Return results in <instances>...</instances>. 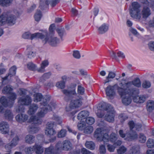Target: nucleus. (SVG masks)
Listing matches in <instances>:
<instances>
[{
  "label": "nucleus",
  "instance_id": "6ab92c4d",
  "mask_svg": "<svg viewBox=\"0 0 154 154\" xmlns=\"http://www.w3.org/2000/svg\"><path fill=\"white\" fill-rule=\"evenodd\" d=\"M15 118L18 122L22 123L25 122L27 120L28 116L26 114L22 113L18 114L16 116Z\"/></svg>",
  "mask_w": 154,
  "mask_h": 154
},
{
  "label": "nucleus",
  "instance_id": "6e6d98bb",
  "mask_svg": "<svg viewBox=\"0 0 154 154\" xmlns=\"http://www.w3.org/2000/svg\"><path fill=\"white\" fill-rule=\"evenodd\" d=\"M119 118L120 120V122L122 123L123 122L128 118V117L124 113L120 114L119 116Z\"/></svg>",
  "mask_w": 154,
  "mask_h": 154
},
{
  "label": "nucleus",
  "instance_id": "58836bf2",
  "mask_svg": "<svg viewBox=\"0 0 154 154\" xmlns=\"http://www.w3.org/2000/svg\"><path fill=\"white\" fill-rule=\"evenodd\" d=\"M93 130V128L91 126H86L84 130V132L86 134H89L91 133Z\"/></svg>",
  "mask_w": 154,
  "mask_h": 154
},
{
  "label": "nucleus",
  "instance_id": "423d86ee",
  "mask_svg": "<svg viewBox=\"0 0 154 154\" xmlns=\"http://www.w3.org/2000/svg\"><path fill=\"white\" fill-rule=\"evenodd\" d=\"M103 107V109L107 111V114L105 116V119L109 122H113L114 121L115 116L114 112L112 106L109 104L104 103L102 105Z\"/></svg>",
  "mask_w": 154,
  "mask_h": 154
},
{
  "label": "nucleus",
  "instance_id": "c85d7f7f",
  "mask_svg": "<svg viewBox=\"0 0 154 154\" xmlns=\"http://www.w3.org/2000/svg\"><path fill=\"white\" fill-rule=\"evenodd\" d=\"M49 64L48 60H45L42 61L41 67L38 69H37L38 72L41 73H43L45 71V68Z\"/></svg>",
  "mask_w": 154,
  "mask_h": 154
},
{
  "label": "nucleus",
  "instance_id": "a878e982",
  "mask_svg": "<svg viewBox=\"0 0 154 154\" xmlns=\"http://www.w3.org/2000/svg\"><path fill=\"white\" fill-rule=\"evenodd\" d=\"M33 147L34 149V151L35 152L36 154H42L44 150L42 147L38 145L37 143H35L33 146Z\"/></svg>",
  "mask_w": 154,
  "mask_h": 154
},
{
  "label": "nucleus",
  "instance_id": "393cba45",
  "mask_svg": "<svg viewBox=\"0 0 154 154\" xmlns=\"http://www.w3.org/2000/svg\"><path fill=\"white\" fill-rule=\"evenodd\" d=\"M146 109L149 112H152L154 110V101L149 100L146 103Z\"/></svg>",
  "mask_w": 154,
  "mask_h": 154
},
{
  "label": "nucleus",
  "instance_id": "9d476101",
  "mask_svg": "<svg viewBox=\"0 0 154 154\" xmlns=\"http://www.w3.org/2000/svg\"><path fill=\"white\" fill-rule=\"evenodd\" d=\"M56 148L58 151L62 150H68L71 149L72 147V144L69 140L64 141L62 143L61 142H58L56 145Z\"/></svg>",
  "mask_w": 154,
  "mask_h": 154
},
{
  "label": "nucleus",
  "instance_id": "f8f14e48",
  "mask_svg": "<svg viewBox=\"0 0 154 154\" xmlns=\"http://www.w3.org/2000/svg\"><path fill=\"white\" fill-rule=\"evenodd\" d=\"M54 125V123L52 122H48L46 125L45 133L49 137L54 135L56 133V131L53 128Z\"/></svg>",
  "mask_w": 154,
  "mask_h": 154
},
{
  "label": "nucleus",
  "instance_id": "13d9d810",
  "mask_svg": "<svg viewBox=\"0 0 154 154\" xmlns=\"http://www.w3.org/2000/svg\"><path fill=\"white\" fill-rule=\"evenodd\" d=\"M99 152L100 154H105L106 150L104 145H102L100 146L99 147Z\"/></svg>",
  "mask_w": 154,
  "mask_h": 154
},
{
  "label": "nucleus",
  "instance_id": "3c124183",
  "mask_svg": "<svg viewBox=\"0 0 154 154\" xmlns=\"http://www.w3.org/2000/svg\"><path fill=\"white\" fill-rule=\"evenodd\" d=\"M94 119L92 117H88L86 118V122L88 125H91L94 122Z\"/></svg>",
  "mask_w": 154,
  "mask_h": 154
},
{
  "label": "nucleus",
  "instance_id": "7c9ffc66",
  "mask_svg": "<svg viewBox=\"0 0 154 154\" xmlns=\"http://www.w3.org/2000/svg\"><path fill=\"white\" fill-rule=\"evenodd\" d=\"M89 112L87 111H82L78 114L77 118L79 120L85 119L89 115Z\"/></svg>",
  "mask_w": 154,
  "mask_h": 154
},
{
  "label": "nucleus",
  "instance_id": "412c9836",
  "mask_svg": "<svg viewBox=\"0 0 154 154\" xmlns=\"http://www.w3.org/2000/svg\"><path fill=\"white\" fill-rule=\"evenodd\" d=\"M109 25L103 23L98 28V31L100 34H103L106 32L109 29Z\"/></svg>",
  "mask_w": 154,
  "mask_h": 154
},
{
  "label": "nucleus",
  "instance_id": "6e6552de",
  "mask_svg": "<svg viewBox=\"0 0 154 154\" xmlns=\"http://www.w3.org/2000/svg\"><path fill=\"white\" fill-rule=\"evenodd\" d=\"M119 86H118L117 84H115L113 86L109 85L108 86L105 90L106 95L110 99L112 98V97L115 95V89H116L117 90L118 92L121 96H123V95L126 94H120L119 91V88H122V87L121 86V83L119 84Z\"/></svg>",
  "mask_w": 154,
  "mask_h": 154
},
{
  "label": "nucleus",
  "instance_id": "4d7b16f0",
  "mask_svg": "<svg viewBox=\"0 0 154 154\" xmlns=\"http://www.w3.org/2000/svg\"><path fill=\"white\" fill-rule=\"evenodd\" d=\"M9 94V96L8 97V98L10 100L14 101L16 99L17 95L15 93L11 92Z\"/></svg>",
  "mask_w": 154,
  "mask_h": 154
},
{
  "label": "nucleus",
  "instance_id": "ea45409f",
  "mask_svg": "<svg viewBox=\"0 0 154 154\" xmlns=\"http://www.w3.org/2000/svg\"><path fill=\"white\" fill-rule=\"evenodd\" d=\"M42 16V13L41 11L40 10H37L34 15L35 20L38 22L40 20Z\"/></svg>",
  "mask_w": 154,
  "mask_h": 154
},
{
  "label": "nucleus",
  "instance_id": "aec40b11",
  "mask_svg": "<svg viewBox=\"0 0 154 154\" xmlns=\"http://www.w3.org/2000/svg\"><path fill=\"white\" fill-rule=\"evenodd\" d=\"M116 76L115 72L112 71H109L107 76L106 77V79L104 80L103 83L105 84L111 81Z\"/></svg>",
  "mask_w": 154,
  "mask_h": 154
},
{
  "label": "nucleus",
  "instance_id": "603ef678",
  "mask_svg": "<svg viewBox=\"0 0 154 154\" xmlns=\"http://www.w3.org/2000/svg\"><path fill=\"white\" fill-rule=\"evenodd\" d=\"M0 103L5 106L8 105L7 100L4 97H2L0 99Z\"/></svg>",
  "mask_w": 154,
  "mask_h": 154
},
{
  "label": "nucleus",
  "instance_id": "338daca9",
  "mask_svg": "<svg viewBox=\"0 0 154 154\" xmlns=\"http://www.w3.org/2000/svg\"><path fill=\"white\" fill-rule=\"evenodd\" d=\"M119 134L121 137L122 138H124L125 139L127 140V133L125 134L124 133L123 130H120L119 131Z\"/></svg>",
  "mask_w": 154,
  "mask_h": 154
},
{
  "label": "nucleus",
  "instance_id": "b1692460",
  "mask_svg": "<svg viewBox=\"0 0 154 154\" xmlns=\"http://www.w3.org/2000/svg\"><path fill=\"white\" fill-rule=\"evenodd\" d=\"M47 96H50L49 95H47L45 96L44 98L42 94L40 93H35L33 95V100L35 102H38L41 101V103L43 101V99L45 97Z\"/></svg>",
  "mask_w": 154,
  "mask_h": 154
},
{
  "label": "nucleus",
  "instance_id": "c756f323",
  "mask_svg": "<svg viewBox=\"0 0 154 154\" xmlns=\"http://www.w3.org/2000/svg\"><path fill=\"white\" fill-rule=\"evenodd\" d=\"M124 95H126L122 98V103L125 105H128L130 104L131 102V99L130 95L128 94H126Z\"/></svg>",
  "mask_w": 154,
  "mask_h": 154
},
{
  "label": "nucleus",
  "instance_id": "f257e3e1",
  "mask_svg": "<svg viewBox=\"0 0 154 154\" xmlns=\"http://www.w3.org/2000/svg\"><path fill=\"white\" fill-rule=\"evenodd\" d=\"M141 7V5L137 2H133L131 3L129 10L130 14L132 18L140 20L141 18L146 19L151 15V12L149 7L144 6L141 11L140 9Z\"/></svg>",
  "mask_w": 154,
  "mask_h": 154
},
{
  "label": "nucleus",
  "instance_id": "5fc2aeb1",
  "mask_svg": "<svg viewBox=\"0 0 154 154\" xmlns=\"http://www.w3.org/2000/svg\"><path fill=\"white\" fill-rule=\"evenodd\" d=\"M139 140L140 142L143 143L145 142L146 137L143 134L140 133L139 134Z\"/></svg>",
  "mask_w": 154,
  "mask_h": 154
},
{
  "label": "nucleus",
  "instance_id": "9b49d317",
  "mask_svg": "<svg viewBox=\"0 0 154 154\" xmlns=\"http://www.w3.org/2000/svg\"><path fill=\"white\" fill-rule=\"evenodd\" d=\"M62 92L65 95L64 100L66 102L69 101L71 99L72 95H77L75 88H73L68 89H64Z\"/></svg>",
  "mask_w": 154,
  "mask_h": 154
},
{
  "label": "nucleus",
  "instance_id": "ddd939ff",
  "mask_svg": "<svg viewBox=\"0 0 154 154\" xmlns=\"http://www.w3.org/2000/svg\"><path fill=\"white\" fill-rule=\"evenodd\" d=\"M82 97L72 99L70 103L69 107L71 109H74L80 107L82 104Z\"/></svg>",
  "mask_w": 154,
  "mask_h": 154
},
{
  "label": "nucleus",
  "instance_id": "72a5a7b5",
  "mask_svg": "<svg viewBox=\"0 0 154 154\" xmlns=\"http://www.w3.org/2000/svg\"><path fill=\"white\" fill-rule=\"evenodd\" d=\"M13 2V0H0V5L2 6L7 7L10 6Z\"/></svg>",
  "mask_w": 154,
  "mask_h": 154
},
{
  "label": "nucleus",
  "instance_id": "f3484780",
  "mask_svg": "<svg viewBox=\"0 0 154 154\" xmlns=\"http://www.w3.org/2000/svg\"><path fill=\"white\" fill-rule=\"evenodd\" d=\"M16 68L15 66H13L10 69V72L8 75H6L4 77L2 78V83L4 84V81L9 79L16 74Z\"/></svg>",
  "mask_w": 154,
  "mask_h": 154
},
{
  "label": "nucleus",
  "instance_id": "4468645a",
  "mask_svg": "<svg viewBox=\"0 0 154 154\" xmlns=\"http://www.w3.org/2000/svg\"><path fill=\"white\" fill-rule=\"evenodd\" d=\"M19 138L18 136H15L12 140L10 143L5 146V148L8 151L10 150L13 147L15 146L18 143Z\"/></svg>",
  "mask_w": 154,
  "mask_h": 154
},
{
  "label": "nucleus",
  "instance_id": "4c0bfd02",
  "mask_svg": "<svg viewBox=\"0 0 154 154\" xmlns=\"http://www.w3.org/2000/svg\"><path fill=\"white\" fill-rule=\"evenodd\" d=\"M117 139L116 134L114 133H112L109 136V141L114 143L116 141Z\"/></svg>",
  "mask_w": 154,
  "mask_h": 154
},
{
  "label": "nucleus",
  "instance_id": "4be33fe9",
  "mask_svg": "<svg viewBox=\"0 0 154 154\" xmlns=\"http://www.w3.org/2000/svg\"><path fill=\"white\" fill-rule=\"evenodd\" d=\"M140 153V147L135 145L132 147L128 152V154H139Z\"/></svg>",
  "mask_w": 154,
  "mask_h": 154
},
{
  "label": "nucleus",
  "instance_id": "bb28decb",
  "mask_svg": "<svg viewBox=\"0 0 154 154\" xmlns=\"http://www.w3.org/2000/svg\"><path fill=\"white\" fill-rule=\"evenodd\" d=\"M4 117L6 119L11 120L13 118L14 115L11 111L10 109H8L4 112Z\"/></svg>",
  "mask_w": 154,
  "mask_h": 154
},
{
  "label": "nucleus",
  "instance_id": "37998d69",
  "mask_svg": "<svg viewBox=\"0 0 154 154\" xmlns=\"http://www.w3.org/2000/svg\"><path fill=\"white\" fill-rule=\"evenodd\" d=\"M151 83L150 82L147 80H144L142 84V86L144 88H148L150 87Z\"/></svg>",
  "mask_w": 154,
  "mask_h": 154
},
{
  "label": "nucleus",
  "instance_id": "39448f33",
  "mask_svg": "<svg viewBox=\"0 0 154 154\" xmlns=\"http://www.w3.org/2000/svg\"><path fill=\"white\" fill-rule=\"evenodd\" d=\"M29 122L32 123L28 128L29 131L32 133H35L37 132L39 130L38 127L34 125L33 124L38 125L41 124L42 122L41 119H38L37 117L35 116H32L29 119Z\"/></svg>",
  "mask_w": 154,
  "mask_h": 154
},
{
  "label": "nucleus",
  "instance_id": "680f3d73",
  "mask_svg": "<svg viewBox=\"0 0 154 154\" xmlns=\"http://www.w3.org/2000/svg\"><path fill=\"white\" fill-rule=\"evenodd\" d=\"M129 95H130L133 97V101L136 103H139V100L138 99V97H139V96H138V94L137 95H131L129 94H128Z\"/></svg>",
  "mask_w": 154,
  "mask_h": 154
},
{
  "label": "nucleus",
  "instance_id": "e2e57ef3",
  "mask_svg": "<svg viewBox=\"0 0 154 154\" xmlns=\"http://www.w3.org/2000/svg\"><path fill=\"white\" fill-rule=\"evenodd\" d=\"M105 112L103 110H98L97 113V116L99 118H102L105 115Z\"/></svg>",
  "mask_w": 154,
  "mask_h": 154
},
{
  "label": "nucleus",
  "instance_id": "c03bdc74",
  "mask_svg": "<svg viewBox=\"0 0 154 154\" xmlns=\"http://www.w3.org/2000/svg\"><path fill=\"white\" fill-rule=\"evenodd\" d=\"M56 31L61 38H62V37L65 31L63 28H59L57 29Z\"/></svg>",
  "mask_w": 154,
  "mask_h": 154
},
{
  "label": "nucleus",
  "instance_id": "2eb2a0df",
  "mask_svg": "<svg viewBox=\"0 0 154 154\" xmlns=\"http://www.w3.org/2000/svg\"><path fill=\"white\" fill-rule=\"evenodd\" d=\"M9 125L7 122H2L0 123V132L4 134H8L9 132Z\"/></svg>",
  "mask_w": 154,
  "mask_h": 154
},
{
  "label": "nucleus",
  "instance_id": "c9c22d12",
  "mask_svg": "<svg viewBox=\"0 0 154 154\" xmlns=\"http://www.w3.org/2000/svg\"><path fill=\"white\" fill-rule=\"evenodd\" d=\"M13 89L9 85H7L4 87L2 90V92L3 93L7 94H9L12 92Z\"/></svg>",
  "mask_w": 154,
  "mask_h": 154
},
{
  "label": "nucleus",
  "instance_id": "20e7f679",
  "mask_svg": "<svg viewBox=\"0 0 154 154\" xmlns=\"http://www.w3.org/2000/svg\"><path fill=\"white\" fill-rule=\"evenodd\" d=\"M11 11H8L3 13L0 16V26L7 23L14 24L16 20V17Z\"/></svg>",
  "mask_w": 154,
  "mask_h": 154
},
{
  "label": "nucleus",
  "instance_id": "09e8293b",
  "mask_svg": "<svg viewBox=\"0 0 154 154\" xmlns=\"http://www.w3.org/2000/svg\"><path fill=\"white\" fill-rule=\"evenodd\" d=\"M127 148L123 146H121L117 150V152L118 154H123L125 152Z\"/></svg>",
  "mask_w": 154,
  "mask_h": 154
},
{
  "label": "nucleus",
  "instance_id": "774afa93",
  "mask_svg": "<svg viewBox=\"0 0 154 154\" xmlns=\"http://www.w3.org/2000/svg\"><path fill=\"white\" fill-rule=\"evenodd\" d=\"M148 46L151 50L154 51V42H150L148 44Z\"/></svg>",
  "mask_w": 154,
  "mask_h": 154
},
{
  "label": "nucleus",
  "instance_id": "5701e85b",
  "mask_svg": "<svg viewBox=\"0 0 154 154\" xmlns=\"http://www.w3.org/2000/svg\"><path fill=\"white\" fill-rule=\"evenodd\" d=\"M35 140V137L32 135L28 134L25 138V142L29 144H31L34 143Z\"/></svg>",
  "mask_w": 154,
  "mask_h": 154
},
{
  "label": "nucleus",
  "instance_id": "dca6fc26",
  "mask_svg": "<svg viewBox=\"0 0 154 154\" xmlns=\"http://www.w3.org/2000/svg\"><path fill=\"white\" fill-rule=\"evenodd\" d=\"M103 132L104 131L102 128H98L95 131L94 137L97 140L102 141Z\"/></svg>",
  "mask_w": 154,
  "mask_h": 154
},
{
  "label": "nucleus",
  "instance_id": "e433bc0d",
  "mask_svg": "<svg viewBox=\"0 0 154 154\" xmlns=\"http://www.w3.org/2000/svg\"><path fill=\"white\" fill-rule=\"evenodd\" d=\"M24 151L26 154H32L34 152V149L33 146L32 147H26Z\"/></svg>",
  "mask_w": 154,
  "mask_h": 154
},
{
  "label": "nucleus",
  "instance_id": "8fccbe9b",
  "mask_svg": "<svg viewBox=\"0 0 154 154\" xmlns=\"http://www.w3.org/2000/svg\"><path fill=\"white\" fill-rule=\"evenodd\" d=\"M146 144L148 147L152 148L154 146V141L152 139H149L147 141Z\"/></svg>",
  "mask_w": 154,
  "mask_h": 154
},
{
  "label": "nucleus",
  "instance_id": "a211bd4d",
  "mask_svg": "<svg viewBox=\"0 0 154 154\" xmlns=\"http://www.w3.org/2000/svg\"><path fill=\"white\" fill-rule=\"evenodd\" d=\"M137 135L136 132L133 131L132 130H130V131L127 132V140H131L137 139Z\"/></svg>",
  "mask_w": 154,
  "mask_h": 154
},
{
  "label": "nucleus",
  "instance_id": "052dcab7",
  "mask_svg": "<svg viewBox=\"0 0 154 154\" xmlns=\"http://www.w3.org/2000/svg\"><path fill=\"white\" fill-rule=\"evenodd\" d=\"M73 56L74 58L76 59H79L81 57L80 53L78 51H74Z\"/></svg>",
  "mask_w": 154,
  "mask_h": 154
},
{
  "label": "nucleus",
  "instance_id": "a19ab883",
  "mask_svg": "<svg viewBox=\"0 0 154 154\" xmlns=\"http://www.w3.org/2000/svg\"><path fill=\"white\" fill-rule=\"evenodd\" d=\"M51 75L50 72L46 73L44 74L41 77L40 81L41 82H43L46 80L49 79Z\"/></svg>",
  "mask_w": 154,
  "mask_h": 154
},
{
  "label": "nucleus",
  "instance_id": "a18cd8bd",
  "mask_svg": "<svg viewBox=\"0 0 154 154\" xmlns=\"http://www.w3.org/2000/svg\"><path fill=\"white\" fill-rule=\"evenodd\" d=\"M85 88L81 85H78L77 88V94L79 95H83L84 94Z\"/></svg>",
  "mask_w": 154,
  "mask_h": 154
},
{
  "label": "nucleus",
  "instance_id": "f03ea898",
  "mask_svg": "<svg viewBox=\"0 0 154 154\" xmlns=\"http://www.w3.org/2000/svg\"><path fill=\"white\" fill-rule=\"evenodd\" d=\"M122 88H119L120 94H129L131 95H137L139 94V89L134 87L133 85L139 88L141 86V82L140 79L136 78L132 81L128 82L124 84L121 83Z\"/></svg>",
  "mask_w": 154,
  "mask_h": 154
},
{
  "label": "nucleus",
  "instance_id": "473e14b6",
  "mask_svg": "<svg viewBox=\"0 0 154 154\" xmlns=\"http://www.w3.org/2000/svg\"><path fill=\"white\" fill-rule=\"evenodd\" d=\"M38 108V106L35 104L31 105L28 111V113L32 115L34 114L37 110Z\"/></svg>",
  "mask_w": 154,
  "mask_h": 154
},
{
  "label": "nucleus",
  "instance_id": "7ed1b4c3",
  "mask_svg": "<svg viewBox=\"0 0 154 154\" xmlns=\"http://www.w3.org/2000/svg\"><path fill=\"white\" fill-rule=\"evenodd\" d=\"M51 96H47L45 97L43 101L41 103V108L40 110L38 112L37 118L40 119L39 118L43 117L45 115L48 111H51L53 109H54L55 105H52L51 103L49 105L48 103L50 100Z\"/></svg>",
  "mask_w": 154,
  "mask_h": 154
},
{
  "label": "nucleus",
  "instance_id": "0e129e2a",
  "mask_svg": "<svg viewBox=\"0 0 154 154\" xmlns=\"http://www.w3.org/2000/svg\"><path fill=\"white\" fill-rule=\"evenodd\" d=\"M85 123L83 121H80L78 124V128L79 130H82L85 126Z\"/></svg>",
  "mask_w": 154,
  "mask_h": 154
},
{
  "label": "nucleus",
  "instance_id": "f704fd0d",
  "mask_svg": "<svg viewBox=\"0 0 154 154\" xmlns=\"http://www.w3.org/2000/svg\"><path fill=\"white\" fill-rule=\"evenodd\" d=\"M85 146L87 148L91 150L94 149L95 147L94 143L92 141L86 142Z\"/></svg>",
  "mask_w": 154,
  "mask_h": 154
},
{
  "label": "nucleus",
  "instance_id": "0eeeda50",
  "mask_svg": "<svg viewBox=\"0 0 154 154\" xmlns=\"http://www.w3.org/2000/svg\"><path fill=\"white\" fill-rule=\"evenodd\" d=\"M32 99L29 96L23 97L20 98L18 100V106L16 108V111L17 112H23L24 110L23 105H28L32 102Z\"/></svg>",
  "mask_w": 154,
  "mask_h": 154
},
{
  "label": "nucleus",
  "instance_id": "864d4df0",
  "mask_svg": "<svg viewBox=\"0 0 154 154\" xmlns=\"http://www.w3.org/2000/svg\"><path fill=\"white\" fill-rule=\"evenodd\" d=\"M109 137L108 133H104V132L103 134L102 141H103L104 143L106 142H108L109 141Z\"/></svg>",
  "mask_w": 154,
  "mask_h": 154
},
{
  "label": "nucleus",
  "instance_id": "de8ad7c7",
  "mask_svg": "<svg viewBox=\"0 0 154 154\" xmlns=\"http://www.w3.org/2000/svg\"><path fill=\"white\" fill-rule=\"evenodd\" d=\"M56 86L58 88L63 89L65 86V82L63 81L57 82L56 84Z\"/></svg>",
  "mask_w": 154,
  "mask_h": 154
},
{
  "label": "nucleus",
  "instance_id": "69168bd1",
  "mask_svg": "<svg viewBox=\"0 0 154 154\" xmlns=\"http://www.w3.org/2000/svg\"><path fill=\"white\" fill-rule=\"evenodd\" d=\"M60 0H51L50 3L51 6L53 7H54L57 4L59 3Z\"/></svg>",
  "mask_w": 154,
  "mask_h": 154
},
{
  "label": "nucleus",
  "instance_id": "49530a36",
  "mask_svg": "<svg viewBox=\"0 0 154 154\" xmlns=\"http://www.w3.org/2000/svg\"><path fill=\"white\" fill-rule=\"evenodd\" d=\"M66 131L64 129H61L58 134V137L59 138L63 137L66 136Z\"/></svg>",
  "mask_w": 154,
  "mask_h": 154
},
{
  "label": "nucleus",
  "instance_id": "cd10ccee",
  "mask_svg": "<svg viewBox=\"0 0 154 154\" xmlns=\"http://www.w3.org/2000/svg\"><path fill=\"white\" fill-rule=\"evenodd\" d=\"M50 0H40L39 7L42 10H44L48 7Z\"/></svg>",
  "mask_w": 154,
  "mask_h": 154
},
{
  "label": "nucleus",
  "instance_id": "79ce46f5",
  "mask_svg": "<svg viewBox=\"0 0 154 154\" xmlns=\"http://www.w3.org/2000/svg\"><path fill=\"white\" fill-rule=\"evenodd\" d=\"M27 67L29 70L35 71L36 69V66L32 62L29 63L27 64Z\"/></svg>",
  "mask_w": 154,
  "mask_h": 154
},
{
  "label": "nucleus",
  "instance_id": "bf43d9fd",
  "mask_svg": "<svg viewBox=\"0 0 154 154\" xmlns=\"http://www.w3.org/2000/svg\"><path fill=\"white\" fill-rule=\"evenodd\" d=\"M107 147L109 151L110 152H113L116 148V146L114 145V144L113 145L108 144L107 145Z\"/></svg>",
  "mask_w": 154,
  "mask_h": 154
},
{
  "label": "nucleus",
  "instance_id": "2f4dec72",
  "mask_svg": "<svg viewBox=\"0 0 154 154\" xmlns=\"http://www.w3.org/2000/svg\"><path fill=\"white\" fill-rule=\"evenodd\" d=\"M44 38V35L40 33H36L31 35L30 39L31 40L35 38H40L43 39Z\"/></svg>",
  "mask_w": 154,
  "mask_h": 154
},
{
  "label": "nucleus",
  "instance_id": "1a4fd4ad",
  "mask_svg": "<svg viewBox=\"0 0 154 154\" xmlns=\"http://www.w3.org/2000/svg\"><path fill=\"white\" fill-rule=\"evenodd\" d=\"M42 42L44 44L48 43L53 47H56L60 42L59 39L54 35L46 36L43 40Z\"/></svg>",
  "mask_w": 154,
  "mask_h": 154
}]
</instances>
